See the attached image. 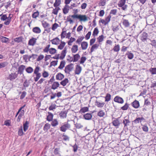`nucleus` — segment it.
I'll list each match as a JSON object with an SVG mask.
<instances>
[{
    "mask_svg": "<svg viewBox=\"0 0 156 156\" xmlns=\"http://www.w3.org/2000/svg\"><path fill=\"white\" fill-rule=\"evenodd\" d=\"M84 38V36H80L78 37L76 41V44L81 45V48L83 50H86L88 47V43L87 42L85 41H82Z\"/></svg>",
    "mask_w": 156,
    "mask_h": 156,
    "instance_id": "f257e3e1",
    "label": "nucleus"
},
{
    "mask_svg": "<svg viewBox=\"0 0 156 156\" xmlns=\"http://www.w3.org/2000/svg\"><path fill=\"white\" fill-rule=\"evenodd\" d=\"M51 45L48 44L46 46L43 50V52L44 53H49L52 55L55 54L57 51V50L53 48H50Z\"/></svg>",
    "mask_w": 156,
    "mask_h": 156,
    "instance_id": "f03ea898",
    "label": "nucleus"
},
{
    "mask_svg": "<svg viewBox=\"0 0 156 156\" xmlns=\"http://www.w3.org/2000/svg\"><path fill=\"white\" fill-rule=\"evenodd\" d=\"M40 67L37 66L35 68L34 73L35 75V76L34 77V80L35 82L37 81L41 76V73L39 72Z\"/></svg>",
    "mask_w": 156,
    "mask_h": 156,
    "instance_id": "7ed1b4c3",
    "label": "nucleus"
},
{
    "mask_svg": "<svg viewBox=\"0 0 156 156\" xmlns=\"http://www.w3.org/2000/svg\"><path fill=\"white\" fill-rule=\"evenodd\" d=\"M73 17L79 19L80 22H85L88 20L89 17L85 15L73 14Z\"/></svg>",
    "mask_w": 156,
    "mask_h": 156,
    "instance_id": "20e7f679",
    "label": "nucleus"
},
{
    "mask_svg": "<svg viewBox=\"0 0 156 156\" xmlns=\"http://www.w3.org/2000/svg\"><path fill=\"white\" fill-rule=\"evenodd\" d=\"M26 105H24L23 106L21 107L17 112L16 117L17 115L19 114L17 119V122H20L22 117L24 115L25 111L24 110H22V109Z\"/></svg>",
    "mask_w": 156,
    "mask_h": 156,
    "instance_id": "39448f33",
    "label": "nucleus"
},
{
    "mask_svg": "<svg viewBox=\"0 0 156 156\" xmlns=\"http://www.w3.org/2000/svg\"><path fill=\"white\" fill-rule=\"evenodd\" d=\"M74 68L73 64L71 63L66 66L65 68L64 71L66 74H69L70 72L72 71Z\"/></svg>",
    "mask_w": 156,
    "mask_h": 156,
    "instance_id": "423d86ee",
    "label": "nucleus"
},
{
    "mask_svg": "<svg viewBox=\"0 0 156 156\" xmlns=\"http://www.w3.org/2000/svg\"><path fill=\"white\" fill-rule=\"evenodd\" d=\"M126 0H120L118 3V6L119 7H122V9L123 10H126L127 5H125L126 3Z\"/></svg>",
    "mask_w": 156,
    "mask_h": 156,
    "instance_id": "0eeeda50",
    "label": "nucleus"
},
{
    "mask_svg": "<svg viewBox=\"0 0 156 156\" xmlns=\"http://www.w3.org/2000/svg\"><path fill=\"white\" fill-rule=\"evenodd\" d=\"M70 125L68 122L65 123V124L60 127V131L65 132L68 129L70 128Z\"/></svg>",
    "mask_w": 156,
    "mask_h": 156,
    "instance_id": "6e6552de",
    "label": "nucleus"
},
{
    "mask_svg": "<svg viewBox=\"0 0 156 156\" xmlns=\"http://www.w3.org/2000/svg\"><path fill=\"white\" fill-rule=\"evenodd\" d=\"M37 39L34 37H32L28 41V45L29 46H34L37 43Z\"/></svg>",
    "mask_w": 156,
    "mask_h": 156,
    "instance_id": "1a4fd4ad",
    "label": "nucleus"
},
{
    "mask_svg": "<svg viewBox=\"0 0 156 156\" xmlns=\"http://www.w3.org/2000/svg\"><path fill=\"white\" fill-rule=\"evenodd\" d=\"M18 75V74L16 73H11L9 75L7 79L11 81H12L15 79L17 77Z\"/></svg>",
    "mask_w": 156,
    "mask_h": 156,
    "instance_id": "9d476101",
    "label": "nucleus"
},
{
    "mask_svg": "<svg viewBox=\"0 0 156 156\" xmlns=\"http://www.w3.org/2000/svg\"><path fill=\"white\" fill-rule=\"evenodd\" d=\"M114 101L115 102L121 104H123L124 102L123 98L118 96H117L114 98Z\"/></svg>",
    "mask_w": 156,
    "mask_h": 156,
    "instance_id": "9b49d317",
    "label": "nucleus"
},
{
    "mask_svg": "<svg viewBox=\"0 0 156 156\" xmlns=\"http://www.w3.org/2000/svg\"><path fill=\"white\" fill-rule=\"evenodd\" d=\"M52 44L57 45L59 44L60 41V39L58 37H56L51 40Z\"/></svg>",
    "mask_w": 156,
    "mask_h": 156,
    "instance_id": "f8f14e48",
    "label": "nucleus"
},
{
    "mask_svg": "<svg viewBox=\"0 0 156 156\" xmlns=\"http://www.w3.org/2000/svg\"><path fill=\"white\" fill-rule=\"evenodd\" d=\"M105 103L104 102H100L97 101H96L95 102V105L99 108H102L104 107Z\"/></svg>",
    "mask_w": 156,
    "mask_h": 156,
    "instance_id": "ddd939ff",
    "label": "nucleus"
},
{
    "mask_svg": "<svg viewBox=\"0 0 156 156\" xmlns=\"http://www.w3.org/2000/svg\"><path fill=\"white\" fill-rule=\"evenodd\" d=\"M81 67L79 65L76 66L75 73L76 74L79 75L81 73L82 70Z\"/></svg>",
    "mask_w": 156,
    "mask_h": 156,
    "instance_id": "4468645a",
    "label": "nucleus"
},
{
    "mask_svg": "<svg viewBox=\"0 0 156 156\" xmlns=\"http://www.w3.org/2000/svg\"><path fill=\"white\" fill-rule=\"evenodd\" d=\"M132 106L135 108H138L140 106V103L139 101L136 100H135L131 103Z\"/></svg>",
    "mask_w": 156,
    "mask_h": 156,
    "instance_id": "2eb2a0df",
    "label": "nucleus"
},
{
    "mask_svg": "<svg viewBox=\"0 0 156 156\" xmlns=\"http://www.w3.org/2000/svg\"><path fill=\"white\" fill-rule=\"evenodd\" d=\"M72 52L73 53H75L78 50V46L76 44H74L72 46L71 49Z\"/></svg>",
    "mask_w": 156,
    "mask_h": 156,
    "instance_id": "dca6fc26",
    "label": "nucleus"
},
{
    "mask_svg": "<svg viewBox=\"0 0 156 156\" xmlns=\"http://www.w3.org/2000/svg\"><path fill=\"white\" fill-rule=\"evenodd\" d=\"M145 120V119L143 117H138L136 118V119H135L133 122L135 123V124H138L140 122H141Z\"/></svg>",
    "mask_w": 156,
    "mask_h": 156,
    "instance_id": "f3484780",
    "label": "nucleus"
},
{
    "mask_svg": "<svg viewBox=\"0 0 156 156\" xmlns=\"http://www.w3.org/2000/svg\"><path fill=\"white\" fill-rule=\"evenodd\" d=\"M12 16V15L9 14V17H7V20H6L4 23L5 25H8L10 24L11 22V19Z\"/></svg>",
    "mask_w": 156,
    "mask_h": 156,
    "instance_id": "a211bd4d",
    "label": "nucleus"
},
{
    "mask_svg": "<svg viewBox=\"0 0 156 156\" xmlns=\"http://www.w3.org/2000/svg\"><path fill=\"white\" fill-rule=\"evenodd\" d=\"M64 78V75L60 73H58L56 76V79L57 80H61Z\"/></svg>",
    "mask_w": 156,
    "mask_h": 156,
    "instance_id": "6ab92c4d",
    "label": "nucleus"
},
{
    "mask_svg": "<svg viewBox=\"0 0 156 156\" xmlns=\"http://www.w3.org/2000/svg\"><path fill=\"white\" fill-rule=\"evenodd\" d=\"M67 49L66 48H65L64 50L62 51L59 58L61 59H63L65 57Z\"/></svg>",
    "mask_w": 156,
    "mask_h": 156,
    "instance_id": "aec40b11",
    "label": "nucleus"
},
{
    "mask_svg": "<svg viewBox=\"0 0 156 156\" xmlns=\"http://www.w3.org/2000/svg\"><path fill=\"white\" fill-rule=\"evenodd\" d=\"M32 31L35 34H39L41 33V30L40 27H35L33 28Z\"/></svg>",
    "mask_w": 156,
    "mask_h": 156,
    "instance_id": "412c9836",
    "label": "nucleus"
},
{
    "mask_svg": "<svg viewBox=\"0 0 156 156\" xmlns=\"http://www.w3.org/2000/svg\"><path fill=\"white\" fill-rule=\"evenodd\" d=\"M73 15H69V16H68L67 18L66 21L67 22H69L70 24H72L74 22L72 18L74 19H76V18H73Z\"/></svg>",
    "mask_w": 156,
    "mask_h": 156,
    "instance_id": "4be33fe9",
    "label": "nucleus"
},
{
    "mask_svg": "<svg viewBox=\"0 0 156 156\" xmlns=\"http://www.w3.org/2000/svg\"><path fill=\"white\" fill-rule=\"evenodd\" d=\"M59 86V84L58 82H54L52 85L51 88L52 89L55 90L57 89Z\"/></svg>",
    "mask_w": 156,
    "mask_h": 156,
    "instance_id": "5701e85b",
    "label": "nucleus"
},
{
    "mask_svg": "<svg viewBox=\"0 0 156 156\" xmlns=\"http://www.w3.org/2000/svg\"><path fill=\"white\" fill-rule=\"evenodd\" d=\"M48 115L47 116V120L49 122L51 121L53 119V115L49 112H48Z\"/></svg>",
    "mask_w": 156,
    "mask_h": 156,
    "instance_id": "b1692460",
    "label": "nucleus"
},
{
    "mask_svg": "<svg viewBox=\"0 0 156 156\" xmlns=\"http://www.w3.org/2000/svg\"><path fill=\"white\" fill-rule=\"evenodd\" d=\"M60 43L58 46V48L60 50H62L64 48L66 45V43L64 41H61Z\"/></svg>",
    "mask_w": 156,
    "mask_h": 156,
    "instance_id": "393cba45",
    "label": "nucleus"
},
{
    "mask_svg": "<svg viewBox=\"0 0 156 156\" xmlns=\"http://www.w3.org/2000/svg\"><path fill=\"white\" fill-rule=\"evenodd\" d=\"M147 34L145 32H144L142 34V36L141 37V40L143 41H144L146 40L147 37Z\"/></svg>",
    "mask_w": 156,
    "mask_h": 156,
    "instance_id": "a878e982",
    "label": "nucleus"
},
{
    "mask_svg": "<svg viewBox=\"0 0 156 156\" xmlns=\"http://www.w3.org/2000/svg\"><path fill=\"white\" fill-rule=\"evenodd\" d=\"M80 56L79 54H76L73 55V62H76L80 58Z\"/></svg>",
    "mask_w": 156,
    "mask_h": 156,
    "instance_id": "bb28decb",
    "label": "nucleus"
},
{
    "mask_svg": "<svg viewBox=\"0 0 156 156\" xmlns=\"http://www.w3.org/2000/svg\"><path fill=\"white\" fill-rule=\"evenodd\" d=\"M51 121V124L53 127H55L58 124V122L56 119H52Z\"/></svg>",
    "mask_w": 156,
    "mask_h": 156,
    "instance_id": "cd10ccee",
    "label": "nucleus"
},
{
    "mask_svg": "<svg viewBox=\"0 0 156 156\" xmlns=\"http://www.w3.org/2000/svg\"><path fill=\"white\" fill-rule=\"evenodd\" d=\"M112 123L114 126L116 127L119 126L120 124L119 121L118 119L114 120Z\"/></svg>",
    "mask_w": 156,
    "mask_h": 156,
    "instance_id": "c85d7f7f",
    "label": "nucleus"
},
{
    "mask_svg": "<svg viewBox=\"0 0 156 156\" xmlns=\"http://www.w3.org/2000/svg\"><path fill=\"white\" fill-rule=\"evenodd\" d=\"M23 37L22 36H20L15 38L14 40L15 42L17 43L22 42L23 41Z\"/></svg>",
    "mask_w": 156,
    "mask_h": 156,
    "instance_id": "c756f323",
    "label": "nucleus"
},
{
    "mask_svg": "<svg viewBox=\"0 0 156 156\" xmlns=\"http://www.w3.org/2000/svg\"><path fill=\"white\" fill-rule=\"evenodd\" d=\"M99 45L98 44H95L92 45L90 49V51L91 53L93 52L94 50L97 49L99 47Z\"/></svg>",
    "mask_w": 156,
    "mask_h": 156,
    "instance_id": "7c9ffc66",
    "label": "nucleus"
},
{
    "mask_svg": "<svg viewBox=\"0 0 156 156\" xmlns=\"http://www.w3.org/2000/svg\"><path fill=\"white\" fill-rule=\"evenodd\" d=\"M105 98V101L108 102L110 101L111 99V95L109 93H107L106 96L104 97Z\"/></svg>",
    "mask_w": 156,
    "mask_h": 156,
    "instance_id": "2f4dec72",
    "label": "nucleus"
},
{
    "mask_svg": "<svg viewBox=\"0 0 156 156\" xmlns=\"http://www.w3.org/2000/svg\"><path fill=\"white\" fill-rule=\"evenodd\" d=\"M0 39L1 41L3 43H6L9 42V38L4 36H1Z\"/></svg>",
    "mask_w": 156,
    "mask_h": 156,
    "instance_id": "473e14b6",
    "label": "nucleus"
},
{
    "mask_svg": "<svg viewBox=\"0 0 156 156\" xmlns=\"http://www.w3.org/2000/svg\"><path fill=\"white\" fill-rule=\"evenodd\" d=\"M25 68V66L23 65H21L18 68V73L22 74Z\"/></svg>",
    "mask_w": 156,
    "mask_h": 156,
    "instance_id": "72a5a7b5",
    "label": "nucleus"
},
{
    "mask_svg": "<svg viewBox=\"0 0 156 156\" xmlns=\"http://www.w3.org/2000/svg\"><path fill=\"white\" fill-rule=\"evenodd\" d=\"M120 50V45L119 44H115L113 48V50L114 52H118Z\"/></svg>",
    "mask_w": 156,
    "mask_h": 156,
    "instance_id": "f704fd0d",
    "label": "nucleus"
},
{
    "mask_svg": "<svg viewBox=\"0 0 156 156\" xmlns=\"http://www.w3.org/2000/svg\"><path fill=\"white\" fill-rule=\"evenodd\" d=\"M29 122L27 121L25 123L23 124V128L24 131L26 132L28 129L29 127Z\"/></svg>",
    "mask_w": 156,
    "mask_h": 156,
    "instance_id": "c9c22d12",
    "label": "nucleus"
},
{
    "mask_svg": "<svg viewBox=\"0 0 156 156\" xmlns=\"http://www.w3.org/2000/svg\"><path fill=\"white\" fill-rule=\"evenodd\" d=\"M99 32V31L98 28L97 27H95L93 31L92 35L94 37H95L98 35Z\"/></svg>",
    "mask_w": 156,
    "mask_h": 156,
    "instance_id": "e433bc0d",
    "label": "nucleus"
},
{
    "mask_svg": "<svg viewBox=\"0 0 156 156\" xmlns=\"http://www.w3.org/2000/svg\"><path fill=\"white\" fill-rule=\"evenodd\" d=\"M69 82V80L67 78H65L60 82V84L63 86H66Z\"/></svg>",
    "mask_w": 156,
    "mask_h": 156,
    "instance_id": "4c0bfd02",
    "label": "nucleus"
},
{
    "mask_svg": "<svg viewBox=\"0 0 156 156\" xmlns=\"http://www.w3.org/2000/svg\"><path fill=\"white\" fill-rule=\"evenodd\" d=\"M122 24L126 27H129L130 25V23L128 21V20L126 19L123 20Z\"/></svg>",
    "mask_w": 156,
    "mask_h": 156,
    "instance_id": "58836bf2",
    "label": "nucleus"
},
{
    "mask_svg": "<svg viewBox=\"0 0 156 156\" xmlns=\"http://www.w3.org/2000/svg\"><path fill=\"white\" fill-rule=\"evenodd\" d=\"M42 25L44 28H47L49 27V24L46 21L44 20L41 21Z\"/></svg>",
    "mask_w": 156,
    "mask_h": 156,
    "instance_id": "ea45409f",
    "label": "nucleus"
},
{
    "mask_svg": "<svg viewBox=\"0 0 156 156\" xmlns=\"http://www.w3.org/2000/svg\"><path fill=\"white\" fill-rule=\"evenodd\" d=\"M67 113L66 112H61L59 113V116L61 118L64 119L66 118L67 116Z\"/></svg>",
    "mask_w": 156,
    "mask_h": 156,
    "instance_id": "a19ab883",
    "label": "nucleus"
},
{
    "mask_svg": "<svg viewBox=\"0 0 156 156\" xmlns=\"http://www.w3.org/2000/svg\"><path fill=\"white\" fill-rule=\"evenodd\" d=\"M59 27V25L58 24L55 23L52 24L51 27V29L53 31H55Z\"/></svg>",
    "mask_w": 156,
    "mask_h": 156,
    "instance_id": "79ce46f5",
    "label": "nucleus"
},
{
    "mask_svg": "<svg viewBox=\"0 0 156 156\" xmlns=\"http://www.w3.org/2000/svg\"><path fill=\"white\" fill-rule=\"evenodd\" d=\"M69 39V40L68 41L67 43L68 44L69 46H71L72 45V43L75 41L76 40V39L73 37H71Z\"/></svg>",
    "mask_w": 156,
    "mask_h": 156,
    "instance_id": "37998d69",
    "label": "nucleus"
},
{
    "mask_svg": "<svg viewBox=\"0 0 156 156\" xmlns=\"http://www.w3.org/2000/svg\"><path fill=\"white\" fill-rule=\"evenodd\" d=\"M87 59V58L85 56H82L80 58V60L79 62L80 64H83Z\"/></svg>",
    "mask_w": 156,
    "mask_h": 156,
    "instance_id": "c03bdc74",
    "label": "nucleus"
},
{
    "mask_svg": "<svg viewBox=\"0 0 156 156\" xmlns=\"http://www.w3.org/2000/svg\"><path fill=\"white\" fill-rule=\"evenodd\" d=\"M97 115L100 117H103L105 115V113L103 110H100L98 113Z\"/></svg>",
    "mask_w": 156,
    "mask_h": 156,
    "instance_id": "a18cd8bd",
    "label": "nucleus"
},
{
    "mask_svg": "<svg viewBox=\"0 0 156 156\" xmlns=\"http://www.w3.org/2000/svg\"><path fill=\"white\" fill-rule=\"evenodd\" d=\"M23 134L24 133L23 131V127L22 126H21L18 129V135L20 136H22Z\"/></svg>",
    "mask_w": 156,
    "mask_h": 156,
    "instance_id": "49530a36",
    "label": "nucleus"
},
{
    "mask_svg": "<svg viewBox=\"0 0 156 156\" xmlns=\"http://www.w3.org/2000/svg\"><path fill=\"white\" fill-rule=\"evenodd\" d=\"M83 117L86 119L90 120L91 118L92 115L90 113H87L84 115Z\"/></svg>",
    "mask_w": 156,
    "mask_h": 156,
    "instance_id": "de8ad7c7",
    "label": "nucleus"
},
{
    "mask_svg": "<svg viewBox=\"0 0 156 156\" xmlns=\"http://www.w3.org/2000/svg\"><path fill=\"white\" fill-rule=\"evenodd\" d=\"M106 0H100L98 4V5L100 6H104L106 4Z\"/></svg>",
    "mask_w": 156,
    "mask_h": 156,
    "instance_id": "09e8293b",
    "label": "nucleus"
},
{
    "mask_svg": "<svg viewBox=\"0 0 156 156\" xmlns=\"http://www.w3.org/2000/svg\"><path fill=\"white\" fill-rule=\"evenodd\" d=\"M30 85V82L29 80H26L23 83V89H25L26 87H28Z\"/></svg>",
    "mask_w": 156,
    "mask_h": 156,
    "instance_id": "8fccbe9b",
    "label": "nucleus"
},
{
    "mask_svg": "<svg viewBox=\"0 0 156 156\" xmlns=\"http://www.w3.org/2000/svg\"><path fill=\"white\" fill-rule=\"evenodd\" d=\"M104 36L103 35H101L100 36H99L98 38H97V41L98 42L100 43L101 42H102L104 39Z\"/></svg>",
    "mask_w": 156,
    "mask_h": 156,
    "instance_id": "3c124183",
    "label": "nucleus"
},
{
    "mask_svg": "<svg viewBox=\"0 0 156 156\" xmlns=\"http://www.w3.org/2000/svg\"><path fill=\"white\" fill-rule=\"evenodd\" d=\"M66 31L64 30L63 29L62 30V31L61 34L60 36L62 39H63L66 37Z\"/></svg>",
    "mask_w": 156,
    "mask_h": 156,
    "instance_id": "603ef678",
    "label": "nucleus"
},
{
    "mask_svg": "<svg viewBox=\"0 0 156 156\" xmlns=\"http://www.w3.org/2000/svg\"><path fill=\"white\" fill-rule=\"evenodd\" d=\"M51 126L50 124L47 123L45 124L43 127V130L44 131H47L50 128Z\"/></svg>",
    "mask_w": 156,
    "mask_h": 156,
    "instance_id": "864d4df0",
    "label": "nucleus"
},
{
    "mask_svg": "<svg viewBox=\"0 0 156 156\" xmlns=\"http://www.w3.org/2000/svg\"><path fill=\"white\" fill-rule=\"evenodd\" d=\"M61 3V0H55V2L54 4L53 5L55 7H57L60 5Z\"/></svg>",
    "mask_w": 156,
    "mask_h": 156,
    "instance_id": "5fc2aeb1",
    "label": "nucleus"
},
{
    "mask_svg": "<svg viewBox=\"0 0 156 156\" xmlns=\"http://www.w3.org/2000/svg\"><path fill=\"white\" fill-rule=\"evenodd\" d=\"M89 108L87 107L82 108L80 110V112L81 113H84L88 111Z\"/></svg>",
    "mask_w": 156,
    "mask_h": 156,
    "instance_id": "6e6d98bb",
    "label": "nucleus"
},
{
    "mask_svg": "<svg viewBox=\"0 0 156 156\" xmlns=\"http://www.w3.org/2000/svg\"><path fill=\"white\" fill-rule=\"evenodd\" d=\"M42 76L44 78H47L49 76V73L48 72L44 70L42 73Z\"/></svg>",
    "mask_w": 156,
    "mask_h": 156,
    "instance_id": "4d7b16f0",
    "label": "nucleus"
},
{
    "mask_svg": "<svg viewBox=\"0 0 156 156\" xmlns=\"http://www.w3.org/2000/svg\"><path fill=\"white\" fill-rule=\"evenodd\" d=\"M65 62L64 61H62L60 62V65L58 67V68L60 69H62L65 66Z\"/></svg>",
    "mask_w": 156,
    "mask_h": 156,
    "instance_id": "13d9d810",
    "label": "nucleus"
},
{
    "mask_svg": "<svg viewBox=\"0 0 156 156\" xmlns=\"http://www.w3.org/2000/svg\"><path fill=\"white\" fill-rule=\"evenodd\" d=\"M69 10V7L66 5L63 9V12L64 14H66L68 12Z\"/></svg>",
    "mask_w": 156,
    "mask_h": 156,
    "instance_id": "bf43d9fd",
    "label": "nucleus"
},
{
    "mask_svg": "<svg viewBox=\"0 0 156 156\" xmlns=\"http://www.w3.org/2000/svg\"><path fill=\"white\" fill-rule=\"evenodd\" d=\"M39 15V12L38 11H37L33 13L32 14V17L36 19L38 16Z\"/></svg>",
    "mask_w": 156,
    "mask_h": 156,
    "instance_id": "052dcab7",
    "label": "nucleus"
},
{
    "mask_svg": "<svg viewBox=\"0 0 156 156\" xmlns=\"http://www.w3.org/2000/svg\"><path fill=\"white\" fill-rule=\"evenodd\" d=\"M56 105L55 104H51L49 107L48 109L49 110H53L56 108Z\"/></svg>",
    "mask_w": 156,
    "mask_h": 156,
    "instance_id": "680f3d73",
    "label": "nucleus"
},
{
    "mask_svg": "<svg viewBox=\"0 0 156 156\" xmlns=\"http://www.w3.org/2000/svg\"><path fill=\"white\" fill-rule=\"evenodd\" d=\"M26 71L28 73H31L33 71V69L31 67H29L26 69Z\"/></svg>",
    "mask_w": 156,
    "mask_h": 156,
    "instance_id": "e2e57ef3",
    "label": "nucleus"
},
{
    "mask_svg": "<svg viewBox=\"0 0 156 156\" xmlns=\"http://www.w3.org/2000/svg\"><path fill=\"white\" fill-rule=\"evenodd\" d=\"M129 107V104L126 103L123 106L121 107V109L123 110H126L128 109Z\"/></svg>",
    "mask_w": 156,
    "mask_h": 156,
    "instance_id": "0e129e2a",
    "label": "nucleus"
},
{
    "mask_svg": "<svg viewBox=\"0 0 156 156\" xmlns=\"http://www.w3.org/2000/svg\"><path fill=\"white\" fill-rule=\"evenodd\" d=\"M60 9L59 7H56L55 9H54L52 11V13L55 15H57L58 10Z\"/></svg>",
    "mask_w": 156,
    "mask_h": 156,
    "instance_id": "69168bd1",
    "label": "nucleus"
},
{
    "mask_svg": "<svg viewBox=\"0 0 156 156\" xmlns=\"http://www.w3.org/2000/svg\"><path fill=\"white\" fill-rule=\"evenodd\" d=\"M126 55H127L128 58L130 59H132L134 57L133 54L131 52H128V53H126Z\"/></svg>",
    "mask_w": 156,
    "mask_h": 156,
    "instance_id": "338daca9",
    "label": "nucleus"
},
{
    "mask_svg": "<svg viewBox=\"0 0 156 156\" xmlns=\"http://www.w3.org/2000/svg\"><path fill=\"white\" fill-rule=\"evenodd\" d=\"M151 74H156V68H151L149 69Z\"/></svg>",
    "mask_w": 156,
    "mask_h": 156,
    "instance_id": "774afa93",
    "label": "nucleus"
}]
</instances>
